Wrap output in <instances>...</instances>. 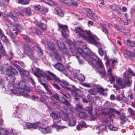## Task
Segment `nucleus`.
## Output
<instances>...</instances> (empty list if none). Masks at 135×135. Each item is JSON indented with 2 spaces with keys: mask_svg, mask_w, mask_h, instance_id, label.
Wrapping results in <instances>:
<instances>
[{
  "mask_svg": "<svg viewBox=\"0 0 135 135\" xmlns=\"http://www.w3.org/2000/svg\"><path fill=\"white\" fill-rule=\"evenodd\" d=\"M32 90V89L28 87H26L25 89L21 90L20 96L22 95L24 97H30L29 92Z\"/></svg>",
  "mask_w": 135,
  "mask_h": 135,
  "instance_id": "1a4fd4ad",
  "label": "nucleus"
},
{
  "mask_svg": "<svg viewBox=\"0 0 135 135\" xmlns=\"http://www.w3.org/2000/svg\"><path fill=\"white\" fill-rule=\"evenodd\" d=\"M61 51L64 56L68 57L70 56L69 53L66 48L61 49Z\"/></svg>",
  "mask_w": 135,
  "mask_h": 135,
  "instance_id": "c85d7f7f",
  "label": "nucleus"
},
{
  "mask_svg": "<svg viewBox=\"0 0 135 135\" xmlns=\"http://www.w3.org/2000/svg\"><path fill=\"white\" fill-rule=\"evenodd\" d=\"M83 109V107L82 105L79 104H76L75 106V110L78 112H80Z\"/></svg>",
  "mask_w": 135,
  "mask_h": 135,
  "instance_id": "a19ab883",
  "label": "nucleus"
},
{
  "mask_svg": "<svg viewBox=\"0 0 135 135\" xmlns=\"http://www.w3.org/2000/svg\"><path fill=\"white\" fill-rule=\"evenodd\" d=\"M56 44L60 50L61 49L66 48L65 45L60 41H57Z\"/></svg>",
  "mask_w": 135,
  "mask_h": 135,
  "instance_id": "473e14b6",
  "label": "nucleus"
},
{
  "mask_svg": "<svg viewBox=\"0 0 135 135\" xmlns=\"http://www.w3.org/2000/svg\"><path fill=\"white\" fill-rule=\"evenodd\" d=\"M54 56L55 59L57 61H60L62 58L59 54L57 51H55L54 53Z\"/></svg>",
  "mask_w": 135,
  "mask_h": 135,
  "instance_id": "5701e85b",
  "label": "nucleus"
},
{
  "mask_svg": "<svg viewBox=\"0 0 135 135\" xmlns=\"http://www.w3.org/2000/svg\"><path fill=\"white\" fill-rule=\"evenodd\" d=\"M117 30L121 31V29L120 27L117 25L114 24L113 26Z\"/></svg>",
  "mask_w": 135,
  "mask_h": 135,
  "instance_id": "69168bd1",
  "label": "nucleus"
},
{
  "mask_svg": "<svg viewBox=\"0 0 135 135\" xmlns=\"http://www.w3.org/2000/svg\"><path fill=\"white\" fill-rule=\"evenodd\" d=\"M51 104L54 106H57L59 105V103L58 102H56L54 101L51 102L50 103Z\"/></svg>",
  "mask_w": 135,
  "mask_h": 135,
  "instance_id": "e2e57ef3",
  "label": "nucleus"
},
{
  "mask_svg": "<svg viewBox=\"0 0 135 135\" xmlns=\"http://www.w3.org/2000/svg\"><path fill=\"white\" fill-rule=\"evenodd\" d=\"M68 116L66 114H64L62 116V119L64 120L65 121H67L68 119Z\"/></svg>",
  "mask_w": 135,
  "mask_h": 135,
  "instance_id": "5fc2aeb1",
  "label": "nucleus"
},
{
  "mask_svg": "<svg viewBox=\"0 0 135 135\" xmlns=\"http://www.w3.org/2000/svg\"><path fill=\"white\" fill-rule=\"evenodd\" d=\"M95 70L99 74L100 77L105 80H107L106 72L102 63L100 62L95 66Z\"/></svg>",
  "mask_w": 135,
  "mask_h": 135,
  "instance_id": "20e7f679",
  "label": "nucleus"
},
{
  "mask_svg": "<svg viewBox=\"0 0 135 135\" xmlns=\"http://www.w3.org/2000/svg\"><path fill=\"white\" fill-rule=\"evenodd\" d=\"M23 49L25 53L32 60H33V51L30 46L28 44H24Z\"/></svg>",
  "mask_w": 135,
  "mask_h": 135,
  "instance_id": "0eeeda50",
  "label": "nucleus"
},
{
  "mask_svg": "<svg viewBox=\"0 0 135 135\" xmlns=\"http://www.w3.org/2000/svg\"><path fill=\"white\" fill-rule=\"evenodd\" d=\"M27 87L25 86V82L23 81H21L18 84V88L21 90L25 89V88Z\"/></svg>",
  "mask_w": 135,
  "mask_h": 135,
  "instance_id": "bb28decb",
  "label": "nucleus"
},
{
  "mask_svg": "<svg viewBox=\"0 0 135 135\" xmlns=\"http://www.w3.org/2000/svg\"><path fill=\"white\" fill-rule=\"evenodd\" d=\"M18 3L23 4H27L29 3L26 0H18Z\"/></svg>",
  "mask_w": 135,
  "mask_h": 135,
  "instance_id": "49530a36",
  "label": "nucleus"
},
{
  "mask_svg": "<svg viewBox=\"0 0 135 135\" xmlns=\"http://www.w3.org/2000/svg\"><path fill=\"white\" fill-rule=\"evenodd\" d=\"M37 26L44 30H46L47 28L46 24L43 23L41 22L38 23L37 24Z\"/></svg>",
  "mask_w": 135,
  "mask_h": 135,
  "instance_id": "7c9ffc66",
  "label": "nucleus"
},
{
  "mask_svg": "<svg viewBox=\"0 0 135 135\" xmlns=\"http://www.w3.org/2000/svg\"><path fill=\"white\" fill-rule=\"evenodd\" d=\"M39 100L41 102L44 103L45 105H48V103L46 102V100L44 99L40 98L39 99Z\"/></svg>",
  "mask_w": 135,
  "mask_h": 135,
  "instance_id": "052dcab7",
  "label": "nucleus"
},
{
  "mask_svg": "<svg viewBox=\"0 0 135 135\" xmlns=\"http://www.w3.org/2000/svg\"><path fill=\"white\" fill-rule=\"evenodd\" d=\"M60 118H59L57 119L54 120V123L51 126V127L53 128H56L57 130H58V129H61L65 128V126H60L57 124V123H59L60 120H59Z\"/></svg>",
  "mask_w": 135,
  "mask_h": 135,
  "instance_id": "9b49d317",
  "label": "nucleus"
},
{
  "mask_svg": "<svg viewBox=\"0 0 135 135\" xmlns=\"http://www.w3.org/2000/svg\"><path fill=\"white\" fill-rule=\"evenodd\" d=\"M49 75L52 77L53 79L57 82H59L60 81V79L58 77L56 76L54 74L49 71H48Z\"/></svg>",
  "mask_w": 135,
  "mask_h": 135,
  "instance_id": "b1692460",
  "label": "nucleus"
},
{
  "mask_svg": "<svg viewBox=\"0 0 135 135\" xmlns=\"http://www.w3.org/2000/svg\"><path fill=\"white\" fill-rule=\"evenodd\" d=\"M38 129L42 133L45 134L50 133L51 130L48 127H44L40 126L38 127Z\"/></svg>",
  "mask_w": 135,
  "mask_h": 135,
  "instance_id": "dca6fc26",
  "label": "nucleus"
},
{
  "mask_svg": "<svg viewBox=\"0 0 135 135\" xmlns=\"http://www.w3.org/2000/svg\"><path fill=\"white\" fill-rule=\"evenodd\" d=\"M78 114L79 116L81 119H85L87 117L86 114L84 112H79Z\"/></svg>",
  "mask_w": 135,
  "mask_h": 135,
  "instance_id": "e433bc0d",
  "label": "nucleus"
},
{
  "mask_svg": "<svg viewBox=\"0 0 135 135\" xmlns=\"http://www.w3.org/2000/svg\"><path fill=\"white\" fill-rule=\"evenodd\" d=\"M6 71L7 72L11 71L12 73L15 75H17L18 74V71L15 69L13 68L12 66L9 67V68L6 69Z\"/></svg>",
  "mask_w": 135,
  "mask_h": 135,
  "instance_id": "412c9836",
  "label": "nucleus"
},
{
  "mask_svg": "<svg viewBox=\"0 0 135 135\" xmlns=\"http://www.w3.org/2000/svg\"><path fill=\"white\" fill-rule=\"evenodd\" d=\"M0 52L3 56H5V55L6 53L5 50L1 44V46H0Z\"/></svg>",
  "mask_w": 135,
  "mask_h": 135,
  "instance_id": "37998d69",
  "label": "nucleus"
},
{
  "mask_svg": "<svg viewBox=\"0 0 135 135\" xmlns=\"http://www.w3.org/2000/svg\"><path fill=\"white\" fill-rule=\"evenodd\" d=\"M123 80L118 79L117 82L121 86L122 88L130 86L132 83L131 77L135 76V74L130 68H129L127 71L123 74Z\"/></svg>",
  "mask_w": 135,
  "mask_h": 135,
  "instance_id": "7ed1b4c3",
  "label": "nucleus"
},
{
  "mask_svg": "<svg viewBox=\"0 0 135 135\" xmlns=\"http://www.w3.org/2000/svg\"><path fill=\"white\" fill-rule=\"evenodd\" d=\"M5 77L7 80L11 82L15 81L16 78L14 75L11 73H7L5 76Z\"/></svg>",
  "mask_w": 135,
  "mask_h": 135,
  "instance_id": "4468645a",
  "label": "nucleus"
},
{
  "mask_svg": "<svg viewBox=\"0 0 135 135\" xmlns=\"http://www.w3.org/2000/svg\"><path fill=\"white\" fill-rule=\"evenodd\" d=\"M65 3L67 4V5L72 6H76L78 4L76 2L73 0H71L69 1L68 2Z\"/></svg>",
  "mask_w": 135,
  "mask_h": 135,
  "instance_id": "c756f323",
  "label": "nucleus"
},
{
  "mask_svg": "<svg viewBox=\"0 0 135 135\" xmlns=\"http://www.w3.org/2000/svg\"><path fill=\"white\" fill-rule=\"evenodd\" d=\"M54 67L56 69L61 71L64 70V66L62 64L60 63H57L54 65Z\"/></svg>",
  "mask_w": 135,
  "mask_h": 135,
  "instance_id": "6ab92c4d",
  "label": "nucleus"
},
{
  "mask_svg": "<svg viewBox=\"0 0 135 135\" xmlns=\"http://www.w3.org/2000/svg\"><path fill=\"white\" fill-rule=\"evenodd\" d=\"M13 26L15 27H16L17 30L18 31H20V30L21 29V27L20 25L18 24L14 23Z\"/></svg>",
  "mask_w": 135,
  "mask_h": 135,
  "instance_id": "c03bdc74",
  "label": "nucleus"
},
{
  "mask_svg": "<svg viewBox=\"0 0 135 135\" xmlns=\"http://www.w3.org/2000/svg\"><path fill=\"white\" fill-rule=\"evenodd\" d=\"M77 78L80 81H83L85 79V77L83 75L81 74L78 75Z\"/></svg>",
  "mask_w": 135,
  "mask_h": 135,
  "instance_id": "58836bf2",
  "label": "nucleus"
},
{
  "mask_svg": "<svg viewBox=\"0 0 135 135\" xmlns=\"http://www.w3.org/2000/svg\"><path fill=\"white\" fill-rule=\"evenodd\" d=\"M9 16L15 21H17V18L12 13L10 12L9 13Z\"/></svg>",
  "mask_w": 135,
  "mask_h": 135,
  "instance_id": "8fccbe9b",
  "label": "nucleus"
},
{
  "mask_svg": "<svg viewBox=\"0 0 135 135\" xmlns=\"http://www.w3.org/2000/svg\"><path fill=\"white\" fill-rule=\"evenodd\" d=\"M57 24L59 28L62 30L61 33L62 36L64 37H66V30L68 28L67 26L63 25L59 23H58Z\"/></svg>",
  "mask_w": 135,
  "mask_h": 135,
  "instance_id": "9d476101",
  "label": "nucleus"
},
{
  "mask_svg": "<svg viewBox=\"0 0 135 135\" xmlns=\"http://www.w3.org/2000/svg\"><path fill=\"white\" fill-rule=\"evenodd\" d=\"M0 135H11L9 132L4 129H0Z\"/></svg>",
  "mask_w": 135,
  "mask_h": 135,
  "instance_id": "72a5a7b5",
  "label": "nucleus"
},
{
  "mask_svg": "<svg viewBox=\"0 0 135 135\" xmlns=\"http://www.w3.org/2000/svg\"><path fill=\"white\" fill-rule=\"evenodd\" d=\"M0 34L1 36L2 40L4 42H6L8 43H9L8 39L7 37L1 32H0Z\"/></svg>",
  "mask_w": 135,
  "mask_h": 135,
  "instance_id": "cd10ccee",
  "label": "nucleus"
},
{
  "mask_svg": "<svg viewBox=\"0 0 135 135\" xmlns=\"http://www.w3.org/2000/svg\"><path fill=\"white\" fill-rule=\"evenodd\" d=\"M33 50L38 52H40L41 55L43 54L42 50L41 47H38L36 46H34L32 47Z\"/></svg>",
  "mask_w": 135,
  "mask_h": 135,
  "instance_id": "c9c22d12",
  "label": "nucleus"
},
{
  "mask_svg": "<svg viewBox=\"0 0 135 135\" xmlns=\"http://www.w3.org/2000/svg\"><path fill=\"white\" fill-rule=\"evenodd\" d=\"M88 16L92 20L97 19H98L97 17L93 13L90 14V15H89Z\"/></svg>",
  "mask_w": 135,
  "mask_h": 135,
  "instance_id": "603ef678",
  "label": "nucleus"
},
{
  "mask_svg": "<svg viewBox=\"0 0 135 135\" xmlns=\"http://www.w3.org/2000/svg\"><path fill=\"white\" fill-rule=\"evenodd\" d=\"M0 89L2 92H4L6 91V89L4 86V83L0 87Z\"/></svg>",
  "mask_w": 135,
  "mask_h": 135,
  "instance_id": "680f3d73",
  "label": "nucleus"
},
{
  "mask_svg": "<svg viewBox=\"0 0 135 135\" xmlns=\"http://www.w3.org/2000/svg\"><path fill=\"white\" fill-rule=\"evenodd\" d=\"M60 100L66 105L69 106L70 105V103L68 100L66 99L63 96H61L60 97Z\"/></svg>",
  "mask_w": 135,
  "mask_h": 135,
  "instance_id": "4be33fe9",
  "label": "nucleus"
},
{
  "mask_svg": "<svg viewBox=\"0 0 135 135\" xmlns=\"http://www.w3.org/2000/svg\"><path fill=\"white\" fill-rule=\"evenodd\" d=\"M108 128L109 129L111 130L116 131L117 130V128L116 127H114L112 124H110L108 126Z\"/></svg>",
  "mask_w": 135,
  "mask_h": 135,
  "instance_id": "09e8293b",
  "label": "nucleus"
},
{
  "mask_svg": "<svg viewBox=\"0 0 135 135\" xmlns=\"http://www.w3.org/2000/svg\"><path fill=\"white\" fill-rule=\"evenodd\" d=\"M60 114L59 111L57 110L52 112L50 114V116L54 119V120L60 118Z\"/></svg>",
  "mask_w": 135,
  "mask_h": 135,
  "instance_id": "f8f14e48",
  "label": "nucleus"
},
{
  "mask_svg": "<svg viewBox=\"0 0 135 135\" xmlns=\"http://www.w3.org/2000/svg\"><path fill=\"white\" fill-rule=\"evenodd\" d=\"M26 12L28 15H31L30 9L29 8H26Z\"/></svg>",
  "mask_w": 135,
  "mask_h": 135,
  "instance_id": "bf43d9fd",
  "label": "nucleus"
},
{
  "mask_svg": "<svg viewBox=\"0 0 135 135\" xmlns=\"http://www.w3.org/2000/svg\"><path fill=\"white\" fill-rule=\"evenodd\" d=\"M128 111L131 115L134 116V115L135 112L133 109L131 108H128Z\"/></svg>",
  "mask_w": 135,
  "mask_h": 135,
  "instance_id": "3c124183",
  "label": "nucleus"
},
{
  "mask_svg": "<svg viewBox=\"0 0 135 135\" xmlns=\"http://www.w3.org/2000/svg\"><path fill=\"white\" fill-rule=\"evenodd\" d=\"M48 11V8H43L41 9V12L42 13L45 14Z\"/></svg>",
  "mask_w": 135,
  "mask_h": 135,
  "instance_id": "13d9d810",
  "label": "nucleus"
},
{
  "mask_svg": "<svg viewBox=\"0 0 135 135\" xmlns=\"http://www.w3.org/2000/svg\"><path fill=\"white\" fill-rule=\"evenodd\" d=\"M126 117L125 114L124 113H122L120 117V119L122 122L124 123L125 122V119Z\"/></svg>",
  "mask_w": 135,
  "mask_h": 135,
  "instance_id": "a18cd8bd",
  "label": "nucleus"
},
{
  "mask_svg": "<svg viewBox=\"0 0 135 135\" xmlns=\"http://www.w3.org/2000/svg\"><path fill=\"white\" fill-rule=\"evenodd\" d=\"M105 25L103 24L102 25L101 29L102 31L108 36L109 34V32L108 30L105 28Z\"/></svg>",
  "mask_w": 135,
  "mask_h": 135,
  "instance_id": "ea45409f",
  "label": "nucleus"
},
{
  "mask_svg": "<svg viewBox=\"0 0 135 135\" xmlns=\"http://www.w3.org/2000/svg\"><path fill=\"white\" fill-rule=\"evenodd\" d=\"M78 53L84 59L86 60L90 64L95 66L97 64L100 62L102 63L100 60L94 54L91 52L87 48H85L83 50L80 48L77 49Z\"/></svg>",
  "mask_w": 135,
  "mask_h": 135,
  "instance_id": "f03ea898",
  "label": "nucleus"
},
{
  "mask_svg": "<svg viewBox=\"0 0 135 135\" xmlns=\"http://www.w3.org/2000/svg\"><path fill=\"white\" fill-rule=\"evenodd\" d=\"M124 52L125 54L127 56L131 57H133V52L129 51L126 50L124 51Z\"/></svg>",
  "mask_w": 135,
  "mask_h": 135,
  "instance_id": "79ce46f5",
  "label": "nucleus"
},
{
  "mask_svg": "<svg viewBox=\"0 0 135 135\" xmlns=\"http://www.w3.org/2000/svg\"><path fill=\"white\" fill-rule=\"evenodd\" d=\"M7 86L9 89V88L13 89L14 88V85L12 83L10 82H9Z\"/></svg>",
  "mask_w": 135,
  "mask_h": 135,
  "instance_id": "774afa93",
  "label": "nucleus"
},
{
  "mask_svg": "<svg viewBox=\"0 0 135 135\" xmlns=\"http://www.w3.org/2000/svg\"><path fill=\"white\" fill-rule=\"evenodd\" d=\"M48 49L52 51H54L55 49V47L53 43L51 42H49L47 45Z\"/></svg>",
  "mask_w": 135,
  "mask_h": 135,
  "instance_id": "f704fd0d",
  "label": "nucleus"
},
{
  "mask_svg": "<svg viewBox=\"0 0 135 135\" xmlns=\"http://www.w3.org/2000/svg\"><path fill=\"white\" fill-rule=\"evenodd\" d=\"M75 35L77 37H81L86 41L88 43L93 44L97 47L102 45L99 39L95 35L92 34L90 31L84 30L80 27L75 28Z\"/></svg>",
  "mask_w": 135,
  "mask_h": 135,
  "instance_id": "f257e3e1",
  "label": "nucleus"
},
{
  "mask_svg": "<svg viewBox=\"0 0 135 135\" xmlns=\"http://www.w3.org/2000/svg\"><path fill=\"white\" fill-rule=\"evenodd\" d=\"M19 73L21 75V78L23 80L30 81L33 85L35 86V83L31 77L29 71L23 69L20 71Z\"/></svg>",
  "mask_w": 135,
  "mask_h": 135,
  "instance_id": "39448f33",
  "label": "nucleus"
},
{
  "mask_svg": "<svg viewBox=\"0 0 135 135\" xmlns=\"http://www.w3.org/2000/svg\"><path fill=\"white\" fill-rule=\"evenodd\" d=\"M86 109L88 111L89 114H91V111L92 110V106H89L86 107Z\"/></svg>",
  "mask_w": 135,
  "mask_h": 135,
  "instance_id": "864d4df0",
  "label": "nucleus"
},
{
  "mask_svg": "<svg viewBox=\"0 0 135 135\" xmlns=\"http://www.w3.org/2000/svg\"><path fill=\"white\" fill-rule=\"evenodd\" d=\"M113 74L112 73V69L110 67L109 69L107 70V76Z\"/></svg>",
  "mask_w": 135,
  "mask_h": 135,
  "instance_id": "6e6d98bb",
  "label": "nucleus"
},
{
  "mask_svg": "<svg viewBox=\"0 0 135 135\" xmlns=\"http://www.w3.org/2000/svg\"><path fill=\"white\" fill-rule=\"evenodd\" d=\"M126 44L129 46L135 47V42L131 41L129 39L127 40Z\"/></svg>",
  "mask_w": 135,
  "mask_h": 135,
  "instance_id": "4c0bfd02",
  "label": "nucleus"
},
{
  "mask_svg": "<svg viewBox=\"0 0 135 135\" xmlns=\"http://www.w3.org/2000/svg\"><path fill=\"white\" fill-rule=\"evenodd\" d=\"M102 46V45L101 47H100L98 49V53L101 56H103V54H104V53H105V52H104L102 48H101V47Z\"/></svg>",
  "mask_w": 135,
  "mask_h": 135,
  "instance_id": "de8ad7c7",
  "label": "nucleus"
},
{
  "mask_svg": "<svg viewBox=\"0 0 135 135\" xmlns=\"http://www.w3.org/2000/svg\"><path fill=\"white\" fill-rule=\"evenodd\" d=\"M107 77L108 78V79H107V80H106L107 82L110 81V83L112 84L115 81V75L113 74L107 76Z\"/></svg>",
  "mask_w": 135,
  "mask_h": 135,
  "instance_id": "a878e982",
  "label": "nucleus"
},
{
  "mask_svg": "<svg viewBox=\"0 0 135 135\" xmlns=\"http://www.w3.org/2000/svg\"><path fill=\"white\" fill-rule=\"evenodd\" d=\"M76 120L75 117L73 116H71L69 119V124L71 127L75 126L76 124Z\"/></svg>",
  "mask_w": 135,
  "mask_h": 135,
  "instance_id": "ddd939ff",
  "label": "nucleus"
},
{
  "mask_svg": "<svg viewBox=\"0 0 135 135\" xmlns=\"http://www.w3.org/2000/svg\"><path fill=\"white\" fill-rule=\"evenodd\" d=\"M41 123L39 122H36L33 123H27L26 124V127L28 129L33 128L36 129L37 128L38 125Z\"/></svg>",
  "mask_w": 135,
  "mask_h": 135,
  "instance_id": "2eb2a0df",
  "label": "nucleus"
},
{
  "mask_svg": "<svg viewBox=\"0 0 135 135\" xmlns=\"http://www.w3.org/2000/svg\"><path fill=\"white\" fill-rule=\"evenodd\" d=\"M12 40L13 42L14 43V45L15 46H18L20 43L19 41L16 39H12Z\"/></svg>",
  "mask_w": 135,
  "mask_h": 135,
  "instance_id": "4d7b16f0",
  "label": "nucleus"
},
{
  "mask_svg": "<svg viewBox=\"0 0 135 135\" xmlns=\"http://www.w3.org/2000/svg\"><path fill=\"white\" fill-rule=\"evenodd\" d=\"M111 7L113 10L119 12L121 10V9L117 5L113 4L111 6Z\"/></svg>",
  "mask_w": 135,
  "mask_h": 135,
  "instance_id": "2f4dec72",
  "label": "nucleus"
},
{
  "mask_svg": "<svg viewBox=\"0 0 135 135\" xmlns=\"http://www.w3.org/2000/svg\"><path fill=\"white\" fill-rule=\"evenodd\" d=\"M97 89V90L93 89H89L88 91L89 93L93 95H96L98 92L100 95L104 96H107V94L105 92L107 90V89H104L102 87H99Z\"/></svg>",
  "mask_w": 135,
  "mask_h": 135,
  "instance_id": "423d86ee",
  "label": "nucleus"
},
{
  "mask_svg": "<svg viewBox=\"0 0 135 135\" xmlns=\"http://www.w3.org/2000/svg\"><path fill=\"white\" fill-rule=\"evenodd\" d=\"M55 10L56 12L57 15L60 17H63L64 16V13L63 12L60 8L57 7L55 9Z\"/></svg>",
  "mask_w": 135,
  "mask_h": 135,
  "instance_id": "393cba45",
  "label": "nucleus"
},
{
  "mask_svg": "<svg viewBox=\"0 0 135 135\" xmlns=\"http://www.w3.org/2000/svg\"><path fill=\"white\" fill-rule=\"evenodd\" d=\"M102 114L104 115H108L110 113V112L108 111L103 110L102 112Z\"/></svg>",
  "mask_w": 135,
  "mask_h": 135,
  "instance_id": "0e129e2a",
  "label": "nucleus"
},
{
  "mask_svg": "<svg viewBox=\"0 0 135 135\" xmlns=\"http://www.w3.org/2000/svg\"><path fill=\"white\" fill-rule=\"evenodd\" d=\"M117 62V60L113 59L112 61V65H111V67L113 68H114V64Z\"/></svg>",
  "mask_w": 135,
  "mask_h": 135,
  "instance_id": "338daca9",
  "label": "nucleus"
},
{
  "mask_svg": "<svg viewBox=\"0 0 135 135\" xmlns=\"http://www.w3.org/2000/svg\"><path fill=\"white\" fill-rule=\"evenodd\" d=\"M36 71H34L33 72L35 75L39 76H44L42 71L40 69L36 68Z\"/></svg>",
  "mask_w": 135,
  "mask_h": 135,
  "instance_id": "aec40b11",
  "label": "nucleus"
},
{
  "mask_svg": "<svg viewBox=\"0 0 135 135\" xmlns=\"http://www.w3.org/2000/svg\"><path fill=\"white\" fill-rule=\"evenodd\" d=\"M65 88L66 89L71 92L72 95L74 97L76 100H78L79 99L80 96L79 94V93L80 91L78 89L73 90L67 86L65 87Z\"/></svg>",
  "mask_w": 135,
  "mask_h": 135,
  "instance_id": "6e6552de",
  "label": "nucleus"
},
{
  "mask_svg": "<svg viewBox=\"0 0 135 135\" xmlns=\"http://www.w3.org/2000/svg\"><path fill=\"white\" fill-rule=\"evenodd\" d=\"M9 90L16 95L20 96L21 90L18 88H9Z\"/></svg>",
  "mask_w": 135,
  "mask_h": 135,
  "instance_id": "a211bd4d",
  "label": "nucleus"
},
{
  "mask_svg": "<svg viewBox=\"0 0 135 135\" xmlns=\"http://www.w3.org/2000/svg\"><path fill=\"white\" fill-rule=\"evenodd\" d=\"M29 31L31 32L36 34L38 35H41V32L40 30L35 27H32L29 29Z\"/></svg>",
  "mask_w": 135,
  "mask_h": 135,
  "instance_id": "f3484780",
  "label": "nucleus"
}]
</instances>
